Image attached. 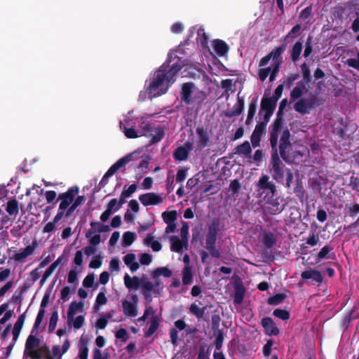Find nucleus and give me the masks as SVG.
Listing matches in <instances>:
<instances>
[{"label":"nucleus","instance_id":"nucleus-13","mask_svg":"<svg viewBox=\"0 0 359 359\" xmlns=\"http://www.w3.org/2000/svg\"><path fill=\"white\" fill-rule=\"evenodd\" d=\"M139 200L144 206H149L161 203L163 198L154 192H148L140 195Z\"/></svg>","mask_w":359,"mask_h":359},{"label":"nucleus","instance_id":"nucleus-60","mask_svg":"<svg viewBox=\"0 0 359 359\" xmlns=\"http://www.w3.org/2000/svg\"><path fill=\"white\" fill-rule=\"evenodd\" d=\"M356 58H348L346 60L348 66L357 69L359 72V52L357 53Z\"/></svg>","mask_w":359,"mask_h":359},{"label":"nucleus","instance_id":"nucleus-1","mask_svg":"<svg viewBox=\"0 0 359 359\" xmlns=\"http://www.w3.org/2000/svg\"><path fill=\"white\" fill-rule=\"evenodd\" d=\"M185 65L186 60L177 55H169L166 61L155 72L147 88L148 93L154 96L165 94L170 83L175 82V77Z\"/></svg>","mask_w":359,"mask_h":359},{"label":"nucleus","instance_id":"nucleus-19","mask_svg":"<svg viewBox=\"0 0 359 359\" xmlns=\"http://www.w3.org/2000/svg\"><path fill=\"white\" fill-rule=\"evenodd\" d=\"M277 102L276 101L269 97H266L264 95L261 100L259 114H261L262 112H269L273 114Z\"/></svg>","mask_w":359,"mask_h":359},{"label":"nucleus","instance_id":"nucleus-20","mask_svg":"<svg viewBox=\"0 0 359 359\" xmlns=\"http://www.w3.org/2000/svg\"><path fill=\"white\" fill-rule=\"evenodd\" d=\"M170 250L172 252L180 253L183 248L187 249L189 243L177 236L170 237Z\"/></svg>","mask_w":359,"mask_h":359},{"label":"nucleus","instance_id":"nucleus-58","mask_svg":"<svg viewBox=\"0 0 359 359\" xmlns=\"http://www.w3.org/2000/svg\"><path fill=\"white\" fill-rule=\"evenodd\" d=\"M164 137V131L161 128H158L156 131V134L152 133L151 143L154 144L161 141Z\"/></svg>","mask_w":359,"mask_h":359},{"label":"nucleus","instance_id":"nucleus-51","mask_svg":"<svg viewBox=\"0 0 359 359\" xmlns=\"http://www.w3.org/2000/svg\"><path fill=\"white\" fill-rule=\"evenodd\" d=\"M273 315L275 317L278 318L283 320H288L290 316L289 311H287L285 309H276L273 311Z\"/></svg>","mask_w":359,"mask_h":359},{"label":"nucleus","instance_id":"nucleus-55","mask_svg":"<svg viewBox=\"0 0 359 359\" xmlns=\"http://www.w3.org/2000/svg\"><path fill=\"white\" fill-rule=\"evenodd\" d=\"M100 255H95L93 257L89 264V267L91 269H98L101 266L102 260Z\"/></svg>","mask_w":359,"mask_h":359},{"label":"nucleus","instance_id":"nucleus-4","mask_svg":"<svg viewBox=\"0 0 359 359\" xmlns=\"http://www.w3.org/2000/svg\"><path fill=\"white\" fill-rule=\"evenodd\" d=\"M79 189L77 186H74L68 189L66 192L60 194L57 201H60L58 211L55 215L53 222H48L46 224H55L59 222L63 217L67 208L73 203L76 196L79 194Z\"/></svg>","mask_w":359,"mask_h":359},{"label":"nucleus","instance_id":"nucleus-24","mask_svg":"<svg viewBox=\"0 0 359 359\" xmlns=\"http://www.w3.org/2000/svg\"><path fill=\"white\" fill-rule=\"evenodd\" d=\"M301 277L304 280L313 279L318 283H321L323 280L322 273L316 269H309L303 271L301 274Z\"/></svg>","mask_w":359,"mask_h":359},{"label":"nucleus","instance_id":"nucleus-53","mask_svg":"<svg viewBox=\"0 0 359 359\" xmlns=\"http://www.w3.org/2000/svg\"><path fill=\"white\" fill-rule=\"evenodd\" d=\"M299 75L298 74H290L287 78L283 81L282 85L287 88H290L294 81H296L299 78Z\"/></svg>","mask_w":359,"mask_h":359},{"label":"nucleus","instance_id":"nucleus-21","mask_svg":"<svg viewBox=\"0 0 359 359\" xmlns=\"http://www.w3.org/2000/svg\"><path fill=\"white\" fill-rule=\"evenodd\" d=\"M266 131V127L263 125L257 124L252 132L250 140L252 146L255 148L260 145L261 137Z\"/></svg>","mask_w":359,"mask_h":359},{"label":"nucleus","instance_id":"nucleus-57","mask_svg":"<svg viewBox=\"0 0 359 359\" xmlns=\"http://www.w3.org/2000/svg\"><path fill=\"white\" fill-rule=\"evenodd\" d=\"M115 337L122 341L126 342L128 339V333L126 329L120 328L116 331Z\"/></svg>","mask_w":359,"mask_h":359},{"label":"nucleus","instance_id":"nucleus-31","mask_svg":"<svg viewBox=\"0 0 359 359\" xmlns=\"http://www.w3.org/2000/svg\"><path fill=\"white\" fill-rule=\"evenodd\" d=\"M302 43L300 41H297L293 46L292 47L291 50H290V57L292 62H296L298 61L300 58V55L302 51Z\"/></svg>","mask_w":359,"mask_h":359},{"label":"nucleus","instance_id":"nucleus-61","mask_svg":"<svg viewBox=\"0 0 359 359\" xmlns=\"http://www.w3.org/2000/svg\"><path fill=\"white\" fill-rule=\"evenodd\" d=\"M284 88V85L280 84L277 86L276 88L273 95L271 97H269L270 98H272L274 101L276 102L281 97Z\"/></svg>","mask_w":359,"mask_h":359},{"label":"nucleus","instance_id":"nucleus-39","mask_svg":"<svg viewBox=\"0 0 359 359\" xmlns=\"http://www.w3.org/2000/svg\"><path fill=\"white\" fill-rule=\"evenodd\" d=\"M245 289L242 285H236L235 287L233 301L236 304H240L243 302L245 296Z\"/></svg>","mask_w":359,"mask_h":359},{"label":"nucleus","instance_id":"nucleus-56","mask_svg":"<svg viewBox=\"0 0 359 359\" xmlns=\"http://www.w3.org/2000/svg\"><path fill=\"white\" fill-rule=\"evenodd\" d=\"M305 93L300 88L294 87L290 92V99L294 101L300 98Z\"/></svg>","mask_w":359,"mask_h":359},{"label":"nucleus","instance_id":"nucleus-22","mask_svg":"<svg viewBox=\"0 0 359 359\" xmlns=\"http://www.w3.org/2000/svg\"><path fill=\"white\" fill-rule=\"evenodd\" d=\"M196 134L198 135V146L200 148H205L208 146L210 143V137L207 130L204 128L203 126L198 127L196 130Z\"/></svg>","mask_w":359,"mask_h":359},{"label":"nucleus","instance_id":"nucleus-49","mask_svg":"<svg viewBox=\"0 0 359 359\" xmlns=\"http://www.w3.org/2000/svg\"><path fill=\"white\" fill-rule=\"evenodd\" d=\"M136 237V235L133 232L127 231L124 233L123 236V245L124 246H129L130 245L133 241H135Z\"/></svg>","mask_w":359,"mask_h":359},{"label":"nucleus","instance_id":"nucleus-28","mask_svg":"<svg viewBox=\"0 0 359 359\" xmlns=\"http://www.w3.org/2000/svg\"><path fill=\"white\" fill-rule=\"evenodd\" d=\"M40 339L31 333L28 336L25 342V353L34 349L35 348H38L40 345Z\"/></svg>","mask_w":359,"mask_h":359},{"label":"nucleus","instance_id":"nucleus-36","mask_svg":"<svg viewBox=\"0 0 359 359\" xmlns=\"http://www.w3.org/2000/svg\"><path fill=\"white\" fill-rule=\"evenodd\" d=\"M79 358L80 359H88V340L81 338L79 344Z\"/></svg>","mask_w":359,"mask_h":359},{"label":"nucleus","instance_id":"nucleus-17","mask_svg":"<svg viewBox=\"0 0 359 359\" xmlns=\"http://www.w3.org/2000/svg\"><path fill=\"white\" fill-rule=\"evenodd\" d=\"M194 87L195 85L193 82H187L182 86L180 98L186 104H190L191 102V95Z\"/></svg>","mask_w":359,"mask_h":359},{"label":"nucleus","instance_id":"nucleus-7","mask_svg":"<svg viewBox=\"0 0 359 359\" xmlns=\"http://www.w3.org/2000/svg\"><path fill=\"white\" fill-rule=\"evenodd\" d=\"M1 199V198L0 197V200ZM20 208L22 213L25 212L24 205L21 204L19 205L18 201L15 198L8 200L6 205V211L7 214L3 213L0 208V216L1 215L0 220L1 224H6L9 222H12L18 215Z\"/></svg>","mask_w":359,"mask_h":359},{"label":"nucleus","instance_id":"nucleus-15","mask_svg":"<svg viewBox=\"0 0 359 359\" xmlns=\"http://www.w3.org/2000/svg\"><path fill=\"white\" fill-rule=\"evenodd\" d=\"M262 325L264 329L266 334L269 336L278 335L280 332L278 327L273 319L270 317H265L262 319Z\"/></svg>","mask_w":359,"mask_h":359},{"label":"nucleus","instance_id":"nucleus-30","mask_svg":"<svg viewBox=\"0 0 359 359\" xmlns=\"http://www.w3.org/2000/svg\"><path fill=\"white\" fill-rule=\"evenodd\" d=\"M83 304L82 302H72L69 306L67 311V319L69 322H71L74 319V315L79 310H82Z\"/></svg>","mask_w":359,"mask_h":359},{"label":"nucleus","instance_id":"nucleus-2","mask_svg":"<svg viewBox=\"0 0 359 359\" xmlns=\"http://www.w3.org/2000/svg\"><path fill=\"white\" fill-rule=\"evenodd\" d=\"M284 123L273 121L270 126L269 142L271 149H279L280 157L287 161V151L292 147L290 142V132L288 128L283 130Z\"/></svg>","mask_w":359,"mask_h":359},{"label":"nucleus","instance_id":"nucleus-43","mask_svg":"<svg viewBox=\"0 0 359 359\" xmlns=\"http://www.w3.org/2000/svg\"><path fill=\"white\" fill-rule=\"evenodd\" d=\"M300 68L302 74V80L304 81L306 83L309 84L311 81V75L309 67L306 62H304L301 65Z\"/></svg>","mask_w":359,"mask_h":359},{"label":"nucleus","instance_id":"nucleus-25","mask_svg":"<svg viewBox=\"0 0 359 359\" xmlns=\"http://www.w3.org/2000/svg\"><path fill=\"white\" fill-rule=\"evenodd\" d=\"M123 280L126 287L130 290H137L141 285L142 280L137 276L130 277L128 273H126Z\"/></svg>","mask_w":359,"mask_h":359},{"label":"nucleus","instance_id":"nucleus-29","mask_svg":"<svg viewBox=\"0 0 359 359\" xmlns=\"http://www.w3.org/2000/svg\"><path fill=\"white\" fill-rule=\"evenodd\" d=\"M160 324V319L157 316L151 317V322L148 330L145 332L144 337L148 338L152 336L158 330Z\"/></svg>","mask_w":359,"mask_h":359},{"label":"nucleus","instance_id":"nucleus-27","mask_svg":"<svg viewBox=\"0 0 359 359\" xmlns=\"http://www.w3.org/2000/svg\"><path fill=\"white\" fill-rule=\"evenodd\" d=\"M252 148L250 142L246 140L243 143L238 145L235 148V154L244 156L245 157H251Z\"/></svg>","mask_w":359,"mask_h":359},{"label":"nucleus","instance_id":"nucleus-10","mask_svg":"<svg viewBox=\"0 0 359 359\" xmlns=\"http://www.w3.org/2000/svg\"><path fill=\"white\" fill-rule=\"evenodd\" d=\"M120 226H91V228L86 233V238H90V245L96 246L100 243V235L99 233L93 234L97 233H102L110 231L111 228H118Z\"/></svg>","mask_w":359,"mask_h":359},{"label":"nucleus","instance_id":"nucleus-12","mask_svg":"<svg viewBox=\"0 0 359 359\" xmlns=\"http://www.w3.org/2000/svg\"><path fill=\"white\" fill-rule=\"evenodd\" d=\"M193 149L192 143L187 142L184 146L176 148L172 154L173 158L176 161H184L188 158L190 151Z\"/></svg>","mask_w":359,"mask_h":359},{"label":"nucleus","instance_id":"nucleus-38","mask_svg":"<svg viewBox=\"0 0 359 359\" xmlns=\"http://www.w3.org/2000/svg\"><path fill=\"white\" fill-rule=\"evenodd\" d=\"M120 128L124 133L125 136L128 139H135L140 137V134L133 127H127L122 122H120Z\"/></svg>","mask_w":359,"mask_h":359},{"label":"nucleus","instance_id":"nucleus-42","mask_svg":"<svg viewBox=\"0 0 359 359\" xmlns=\"http://www.w3.org/2000/svg\"><path fill=\"white\" fill-rule=\"evenodd\" d=\"M126 186L124 187V189L120 196L121 202L126 203V198H129L137 189V186L135 184H130L127 189H126Z\"/></svg>","mask_w":359,"mask_h":359},{"label":"nucleus","instance_id":"nucleus-34","mask_svg":"<svg viewBox=\"0 0 359 359\" xmlns=\"http://www.w3.org/2000/svg\"><path fill=\"white\" fill-rule=\"evenodd\" d=\"M172 274V271L168 267H159L154 270L151 273V278L153 279H157L161 276H163L165 278H170L171 277Z\"/></svg>","mask_w":359,"mask_h":359},{"label":"nucleus","instance_id":"nucleus-26","mask_svg":"<svg viewBox=\"0 0 359 359\" xmlns=\"http://www.w3.org/2000/svg\"><path fill=\"white\" fill-rule=\"evenodd\" d=\"M123 312L126 316L135 317L137 315V306L130 302L124 299L122 301Z\"/></svg>","mask_w":359,"mask_h":359},{"label":"nucleus","instance_id":"nucleus-37","mask_svg":"<svg viewBox=\"0 0 359 359\" xmlns=\"http://www.w3.org/2000/svg\"><path fill=\"white\" fill-rule=\"evenodd\" d=\"M162 218L166 224H176L175 222L177 219L176 210L165 211L162 213Z\"/></svg>","mask_w":359,"mask_h":359},{"label":"nucleus","instance_id":"nucleus-8","mask_svg":"<svg viewBox=\"0 0 359 359\" xmlns=\"http://www.w3.org/2000/svg\"><path fill=\"white\" fill-rule=\"evenodd\" d=\"M133 155V154H128L118 159L114 165H112L104 175L100 182H99L98 186L94 189L93 191H99L101 188L104 187L108 183L109 178L112 176L118 170L124 167L128 163H129L132 160Z\"/></svg>","mask_w":359,"mask_h":359},{"label":"nucleus","instance_id":"nucleus-32","mask_svg":"<svg viewBox=\"0 0 359 359\" xmlns=\"http://www.w3.org/2000/svg\"><path fill=\"white\" fill-rule=\"evenodd\" d=\"M257 107V97L253 98L250 104L248 111V116L245 121L246 125H250L255 115L256 110Z\"/></svg>","mask_w":359,"mask_h":359},{"label":"nucleus","instance_id":"nucleus-41","mask_svg":"<svg viewBox=\"0 0 359 359\" xmlns=\"http://www.w3.org/2000/svg\"><path fill=\"white\" fill-rule=\"evenodd\" d=\"M193 282V274L191 267L186 265L182 271V283L184 285H189Z\"/></svg>","mask_w":359,"mask_h":359},{"label":"nucleus","instance_id":"nucleus-45","mask_svg":"<svg viewBox=\"0 0 359 359\" xmlns=\"http://www.w3.org/2000/svg\"><path fill=\"white\" fill-rule=\"evenodd\" d=\"M206 307L199 308L196 304H192L189 307V311L194 315L196 318L201 319L203 317Z\"/></svg>","mask_w":359,"mask_h":359},{"label":"nucleus","instance_id":"nucleus-48","mask_svg":"<svg viewBox=\"0 0 359 359\" xmlns=\"http://www.w3.org/2000/svg\"><path fill=\"white\" fill-rule=\"evenodd\" d=\"M154 132V128L152 124L149 123H143L142 128L140 131V136H147L149 137L152 135V133Z\"/></svg>","mask_w":359,"mask_h":359},{"label":"nucleus","instance_id":"nucleus-14","mask_svg":"<svg viewBox=\"0 0 359 359\" xmlns=\"http://www.w3.org/2000/svg\"><path fill=\"white\" fill-rule=\"evenodd\" d=\"M245 107V100L243 97H240L239 94L238 95L237 102L233 105V109L232 110L226 111L224 112V116L226 118H233L235 116H238L242 114Z\"/></svg>","mask_w":359,"mask_h":359},{"label":"nucleus","instance_id":"nucleus-50","mask_svg":"<svg viewBox=\"0 0 359 359\" xmlns=\"http://www.w3.org/2000/svg\"><path fill=\"white\" fill-rule=\"evenodd\" d=\"M343 233H347L350 237L351 238L352 236H356L359 238V226H344Z\"/></svg>","mask_w":359,"mask_h":359},{"label":"nucleus","instance_id":"nucleus-3","mask_svg":"<svg viewBox=\"0 0 359 359\" xmlns=\"http://www.w3.org/2000/svg\"><path fill=\"white\" fill-rule=\"evenodd\" d=\"M257 191L260 198L263 197L265 202L272 207H268L273 211H281L278 208L279 203L278 202V193L275 184L269 181V177L266 175H263L259 180L257 184Z\"/></svg>","mask_w":359,"mask_h":359},{"label":"nucleus","instance_id":"nucleus-46","mask_svg":"<svg viewBox=\"0 0 359 359\" xmlns=\"http://www.w3.org/2000/svg\"><path fill=\"white\" fill-rule=\"evenodd\" d=\"M210 351L206 344H202L199 346L198 353L196 359H210Z\"/></svg>","mask_w":359,"mask_h":359},{"label":"nucleus","instance_id":"nucleus-23","mask_svg":"<svg viewBox=\"0 0 359 359\" xmlns=\"http://www.w3.org/2000/svg\"><path fill=\"white\" fill-rule=\"evenodd\" d=\"M212 48L215 52L220 57L224 56L229 50V47L225 41L222 39L212 41Z\"/></svg>","mask_w":359,"mask_h":359},{"label":"nucleus","instance_id":"nucleus-6","mask_svg":"<svg viewBox=\"0 0 359 359\" xmlns=\"http://www.w3.org/2000/svg\"><path fill=\"white\" fill-rule=\"evenodd\" d=\"M278 151L279 149H271V168L270 169V171L272 174L273 180H275L278 182H282L283 181L285 174V165L283 163L280 158V156Z\"/></svg>","mask_w":359,"mask_h":359},{"label":"nucleus","instance_id":"nucleus-63","mask_svg":"<svg viewBox=\"0 0 359 359\" xmlns=\"http://www.w3.org/2000/svg\"><path fill=\"white\" fill-rule=\"evenodd\" d=\"M140 286L142 293L151 292L152 290H154V284L149 280L143 282Z\"/></svg>","mask_w":359,"mask_h":359},{"label":"nucleus","instance_id":"nucleus-54","mask_svg":"<svg viewBox=\"0 0 359 359\" xmlns=\"http://www.w3.org/2000/svg\"><path fill=\"white\" fill-rule=\"evenodd\" d=\"M313 51V44H312V38L309 36L306 39L305 44V49L304 51V57H308L312 53Z\"/></svg>","mask_w":359,"mask_h":359},{"label":"nucleus","instance_id":"nucleus-64","mask_svg":"<svg viewBox=\"0 0 359 359\" xmlns=\"http://www.w3.org/2000/svg\"><path fill=\"white\" fill-rule=\"evenodd\" d=\"M312 15V8L311 6L304 8L299 15V18L304 20L309 19Z\"/></svg>","mask_w":359,"mask_h":359},{"label":"nucleus","instance_id":"nucleus-40","mask_svg":"<svg viewBox=\"0 0 359 359\" xmlns=\"http://www.w3.org/2000/svg\"><path fill=\"white\" fill-rule=\"evenodd\" d=\"M287 298V295L285 293L276 294L268 298L267 304L271 306H277L280 304Z\"/></svg>","mask_w":359,"mask_h":359},{"label":"nucleus","instance_id":"nucleus-47","mask_svg":"<svg viewBox=\"0 0 359 359\" xmlns=\"http://www.w3.org/2000/svg\"><path fill=\"white\" fill-rule=\"evenodd\" d=\"M58 321V312L57 311H53L51 313L49 324H48V332H53L57 326V323Z\"/></svg>","mask_w":359,"mask_h":359},{"label":"nucleus","instance_id":"nucleus-18","mask_svg":"<svg viewBox=\"0 0 359 359\" xmlns=\"http://www.w3.org/2000/svg\"><path fill=\"white\" fill-rule=\"evenodd\" d=\"M175 327H172L170 330V341L172 344L173 346H177L178 344L177 340H178V330H183L186 328L187 326V323L183 320H177L175 322L174 324Z\"/></svg>","mask_w":359,"mask_h":359},{"label":"nucleus","instance_id":"nucleus-33","mask_svg":"<svg viewBox=\"0 0 359 359\" xmlns=\"http://www.w3.org/2000/svg\"><path fill=\"white\" fill-rule=\"evenodd\" d=\"M306 99L301 98L297 101L294 104V109L302 114H306L309 113V108L307 104Z\"/></svg>","mask_w":359,"mask_h":359},{"label":"nucleus","instance_id":"nucleus-52","mask_svg":"<svg viewBox=\"0 0 359 359\" xmlns=\"http://www.w3.org/2000/svg\"><path fill=\"white\" fill-rule=\"evenodd\" d=\"M302 29V26L300 24H297L294 25L292 29L288 32V34L285 36L284 40L285 41H289L290 38H295L297 34H299L300 30Z\"/></svg>","mask_w":359,"mask_h":359},{"label":"nucleus","instance_id":"nucleus-5","mask_svg":"<svg viewBox=\"0 0 359 359\" xmlns=\"http://www.w3.org/2000/svg\"><path fill=\"white\" fill-rule=\"evenodd\" d=\"M287 48V43H283L281 46L276 47L266 56L263 57L259 63V67H263L266 66L271 60L273 63L271 67V72L278 74L283 63L281 55L285 52Z\"/></svg>","mask_w":359,"mask_h":359},{"label":"nucleus","instance_id":"nucleus-62","mask_svg":"<svg viewBox=\"0 0 359 359\" xmlns=\"http://www.w3.org/2000/svg\"><path fill=\"white\" fill-rule=\"evenodd\" d=\"M271 72L270 67L262 68L258 70V76L261 81L264 82Z\"/></svg>","mask_w":359,"mask_h":359},{"label":"nucleus","instance_id":"nucleus-9","mask_svg":"<svg viewBox=\"0 0 359 359\" xmlns=\"http://www.w3.org/2000/svg\"><path fill=\"white\" fill-rule=\"evenodd\" d=\"M217 226H209L208 232L205 237V248L210 252V255L215 258H219L221 256L220 252L215 248L217 231H219Z\"/></svg>","mask_w":359,"mask_h":359},{"label":"nucleus","instance_id":"nucleus-16","mask_svg":"<svg viewBox=\"0 0 359 359\" xmlns=\"http://www.w3.org/2000/svg\"><path fill=\"white\" fill-rule=\"evenodd\" d=\"M25 354L32 359H41L43 355H45L46 359H54L50 355L49 348L47 346L31 350Z\"/></svg>","mask_w":359,"mask_h":359},{"label":"nucleus","instance_id":"nucleus-44","mask_svg":"<svg viewBox=\"0 0 359 359\" xmlns=\"http://www.w3.org/2000/svg\"><path fill=\"white\" fill-rule=\"evenodd\" d=\"M124 203L121 202V198L118 201L116 198H113L109 201L106 206V209L109 210L111 212H114L119 210Z\"/></svg>","mask_w":359,"mask_h":359},{"label":"nucleus","instance_id":"nucleus-11","mask_svg":"<svg viewBox=\"0 0 359 359\" xmlns=\"http://www.w3.org/2000/svg\"><path fill=\"white\" fill-rule=\"evenodd\" d=\"M278 234L276 231H271L262 229L259 233V239L266 249H271L276 245Z\"/></svg>","mask_w":359,"mask_h":359},{"label":"nucleus","instance_id":"nucleus-59","mask_svg":"<svg viewBox=\"0 0 359 359\" xmlns=\"http://www.w3.org/2000/svg\"><path fill=\"white\" fill-rule=\"evenodd\" d=\"M348 215L351 217H355L359 214V204L353 203L348 208Z\"/></svg>","mask_w":359,"mask_h":359},{"label":"nucleus","instance_id":"nucleus-35","mask_svg":"<svg viewBox=\"0 0 359 359\" xmlns=\"http://www.w3.org/2000/svg\"><path fill=\"white\" fill-rule=\"evenodd\" d=\"M332 250L333 248L330 245H325L316 255L315 259L316 263L320 262L323 259L332 258L330 255V253L332 251Z\"/></svg>","mask_w":359,"mask_h":359}]
</instances>
